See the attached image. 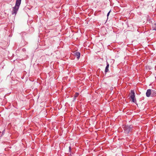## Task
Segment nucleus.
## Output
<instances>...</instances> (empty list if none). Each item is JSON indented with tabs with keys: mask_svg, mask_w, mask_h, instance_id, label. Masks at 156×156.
<instances>
[{
	"mask_svg": "<svg viewBox=\"0 0 156 156\" xmlns=\"http://www.w3.org/2000/svg\"><path fill=\"white\" fill-rule=\"evenodd\" d=\"M21 0H16L15 6L12 8L13 10L12 11V14H15L16 15L17 13L21 4Z\"/></svg>",
	"mask_w": 156,
	"mask_h": 156,
	"instance_id": "obj_1",
	"label": "nucleus"
},
{
	"mask_svg": "<svg viewBox=\"0 0 156 156\" xmlns=\"http://www.w3.org/2000/svg\"><path fill=\"white\" fill-rule=\"evenodd\" d=\"M133 127V126L132 125H126L124 126L123 128L125 132L127 134H128L132 131Z\"/></svg>",
	"mask_w": 156,
	"mask_h": 156,
	"instance_id": "obj_2",
	"label": "nucleus"
},
{
	"mask_svg": "<svg viewBox=\"0 0 156 156\" xmlns=\"http://www.w3.org/2000/svg\"><path fill=\"white\" fill-rule=\"evenodd\" d=\"M131 95H130V98L132 99V102L136 103V100L135 98V93L133 90H131L130 91Z\"/></svg>",
	"mask_w": 156,
	"mask_h": 156,
	"instance_id": "obj_3",
	"label": "nucleus"
},
{
	"mask_svg": "<svg viewBox=\"0 0 156 156\" xmlns=\"http://www.w3.org/2000/svg\"><path fill=\"white\" fill-rule=\"evenodd\" d=\"M151 89H148L147 90L146 92V96L147 97H149L150 95L151 96Z\"/></svg>",
	"mask_w": 156,
	"mask_h": 156,
	"instance_id": "obj_4",
	"label": "nucleus"
},
{
	"mask_svg": "<svg viewBox=\"0 0 156 156\" xmlns=\"http://www.w3.org/2000/svg\"><path fill=\"white\" fill-rule=\"evenodd\" d=\"M80 53L78 52H76L74 53V55L77 59H79L80 57Z\"/></svg>",
	"mask_w": 156,
	"mask_h": 156,
	"instance_id": "obj_5",
	"label": "nucleus"
},
{
	"mask_svg": "<svg viewBox=\"0 0 156 156\" xmlns=\"http://www.w3.org/2000/svg\"><path fill=\"white\" fill-rule=\"evenodd\" d=\"M156 95V90L151 89V96L154 97Z\"/></svg>",
	"mask_w": 156,
	"mask_h": 156,
	"instance_id": "obj_6",
	"label": "nucleus"
},
{
	"mask_svg": "<svg viewBox=\"0 0 156 156\" xmlns=\"http://www.w3.org/2000/svg\"><path fill=\"white\" fill-rule=\"evenodd\" d=\"M152 28L153 30H156V23L152 25Z\"/></svg>",
	"mask_w": 156,
	"mask_h": 156,
	"instance_id": "obj_7",
	"label": "nucleus"
},
{
	"mask_svg": "<svg viewBox=\"0 0 156 156\" xmlns=\"http://www.w3.org/2000/svg\"><path fill=\"white\" fill-rule=\"evenodd\" d=\"M79 95V94L78 93L76 92L74 95V99H75Z\"/></svg>",
	"mask_w": 156,
	"mask_h": 156,
	"instance_id": "obj_8",
	"label": "nucleus"
},
{
	"mask_svg": "<svg viewBox=\"0 0 156 156\" xmlns=\"http://www.w3.org/2000/svg\"><path fill=\"white\" fill-rule=\"evenodd\" d=\"M108 68L106 67L105 71V74H106L108 72Z\"/></svg>",
	"mask_w": 156,
	"mask_h": 156,
	"instance_id": "obj_9",
	"label": "nucleus"
},
{
	"mask_svg": "<svg viewBox=\"0 0 156 156\" xmlns=\"http://www.w3.org/2000/svg\"><path fill=\"white\" fill-rule=\"evenodd\" d=\"M109 63L107 62V65H106V67H108L109 68Z\"/></svg>",
	"mask_w": 156,
	"mask_h": 156,
	"instance_id": "obj_10",
	"label": "nucleus"
},
{
	"mask_svg": "<svg viewBox=\"0 0 156 156\" xmlns=\"http://www.w3.org/2000/svg\"><path fill=\"white\" fill-rule=\"evenodd\" d=\"M111 12V10L108 12L107 14V16L108 17L110 13Z\"/></svg>",
	"mask_w": 156,
	"mask_h": 156,
	"instance_id": "obj_11",
	"label": "nucleus"
},
{
	"mask_svg": "<svg viewBox=\"0 0 156 156\" xmlns=\"http://www.w3.org/2000/svg\"><path fill=\"white\" fill-rule=\"evenodd\" d=\"M4 131H3L2 133V134L1 136V137L2 136V135L4 134Z\"/></svg>",
	"mask_w": 156,
	"mask_h": 156,
	"instance_id": "obj_12",
	"label": "nucleus"
},
{
	"mask_svg": "<svg viewBox=\"0 0 156 156\" xmlns=\"http://www.w3.org/2000/svg\"><path fill=\"white\" fill-rule=\"evenodd\" d=\"M69 151H70V150H71V147H69Z\"/></svg>",
	"mask_w": 156,
	"mask_h": 156,
	"instance_id": "obj_13",
	"label": "nucleus"
}]
</instances>
